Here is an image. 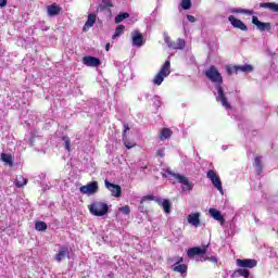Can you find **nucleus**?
Instances as JSON below:
<instances>
[{"mask_svg":"<svg viewBox=\"0 0 278 278\" xmlns=\"http://www.w3.org/2000/svg\"><path fill=\"white\" fill-rule=\"evenodd\" d=\"M205 77L212 81V84H216V90L218 97L217 101H220L222 105L226 108V110H231V104L227 101V96L225 94V89L223 88V75L218 73L216 66L212 65L208 70L204 72Z\"/></svg>","mask_w":278,"mask_h":278,"instance_id":"f257e3e1","label":"nucleus"},{"mask_svg":"<svg viewBox=\"0 0 278 278\" xmlns=\"http://www.w3.org/2000/svg\"><path fill=\"white\" fill-rule=\"evenodd\" d=\"M88 210L92 216H105L110 212V206L103 201H93L88 205Z\"/></svg>","mask_w":278,"mask_h":278,"instance_id":"f03ea898","label":"nucleus"},{"mask_svg":"<svg viewBox=\"0 0 278 278\" xmlns=\"http://www.w3.org/2000/svg\"><path fill=\"white\" fill-rule=\"evenodd\" d=\"M146 201H154L157 203V205H162L165 214H170V201L169 200H163L162 198H157L153 194H148L141 198L140 205H144Z\"/></svg>","mask_w":278,"mask_h":278,"instance_id":"7ed1b4c3","label":"nucleus"},{"mask_svg":"<svg viewBox=\"0 0 278 278\" xmlns=\"http://www.w3.org/2000/svg\"><path fill=\"white\" fill-rule=\"evenodd\" d=\"M168 75H170V61H165L160 72L155 75L153 84L155 86H162V81H164V78L168 77Z\"/></svg>","mask_w":278,"mask_h":278,"instance_id":"20e7f679","label":"nucleus"},{"mask_svg":"<svg viewBox=\"0 0 278 278\" xmlns=\"http://www.w3.org/2000/svg\"><path fill=\"white\" fill-rule=\"evenodd\" d=\"M168 175H170V177H174V179H177L178 184L182 185V192H190V190L194 188V185L190 182L188 177L177 174L175 172H169Z\"/></svg>","mask_w":278,"mask_h":278,"instance_id":"39448f33","label":"nucleus"},{"mask_svg":"<svg viewBox=\"0 0 278 278\" xmlns=\"http://www.w3.org/2000/svg\"><path fill=\"white\" fill-rule=\"evenodd\" d=\"M80 194H87L88 197L97 194L99 192V181L93 180L85 186L79 188Z\"/></svg>","mask_w":278,"mask_h":278,"instance_id":"423d86ee","label":"nucleus"},{"mask_svg":"<svg viewBox=\"0 0 278 278\" xmlns=\"http://www.w3.org/2000/svg\"><path fill=\"white\" fill-rule=\"evenodd\" d=\"M206 177L210 179V181L215 186V188L218 190V192H223V181L220 180V177L216 175V172L213 169H210L206 173Z\"/></svg>","mask_w":278,"mask_h":278,"instance_id":"0eeeda50","label":"nucleus"},{"mask_svg":"<svg viewBox=\"0 0 278 278\" xmlns=\"http://www.w3.org/2000/svg\"><path fill=\"white\" fill-rule=\"evenodd\" d=\"M104 186L106 190L111 191V194L115 197L116 199L121 198L123 194V189L121 188V185H115L110 182V180H104Z\"/></svg>","mask_w":278,"mask_h":278,"instance_id":"6e6552de","label":"nucleus"},{"mask_svg":"<svg viewBox=\"0 0 278 278\" xmlns=\"http://www.w3.org/2000/svg\"><path fill=\"white\" fill-rule=\"evenodd\" d=\"M229 23L235 27V29H241V31H249V27L244 25V22L242 20H238L236 16L230 15L228 17Z\"/></svg>","mask_w":278,"mask_h":278,"instance_id":"1a4fd4ad","label":"nucleus"},{"mask_svg":"<svg viewBox=\"0 0 278 278\" xmlns=\"http://www.w3.org/2000/svg\"><path fill=\"white\" fill-rule=\"evenodd\" d=\"M252 23L256 26L258 31H270V29H273L270 23L260 22V18H257V16L252 17Z\"/></svg>","mask_w":278,"mask_h":278,"instance_id":"9d476101","label":"nucleus"},{"mask_svg":"<svg viewBox=\"0 0 278 278\" xmlns=\"http://www.w3.org/2000/svg\"><path fill=\"white\" fill-rule=\"evenodd\" d=\"M65 257H67V260H71V252L68 251V247L66 245H62L59 250V252L54 255V260L55 262H62V260H65Z\"/></svg>","mask_w":278,"mask_h":278,"instance_id":"9b49d317","label":"nucleus"},{"mask_svg":"<svg viewBox=\"0 0 278 278\" xmlns=\"http://www.w3.org/2000/svg\"><path fill=\"white\" fill-rule=\"evenodd\" d=\"M237 266L240 268H255L257 266V261L253 258H245V260H237Z\"/></svg>","mask_w":278,"mask_h":278,"instance_id":"f8f14e48","label":"nucleus"},{"mask_svg":"<svg viewBox=\"0 0 278 278\" xmlns=\"http://www.w3.org/2000/svg\"><path fill=\"white\" fill-rule=\"evenodd\" d=\"M83 64H85V66L91 67L101 66V59L87 55L83 58Z\"/></svg>","mask_w":278,"mask_h":278,"instance_id":"ddd939ff","label":"nucleus"},{"mask_svg":"<svg viewBox=\"0 0 278 278\" xmlns=\"http://www.w3.org/2000/svg\"><path fill=\"white\" fill-rule=\"evenodd\" d=\"M131 40L132 47H142V42H144V37L138 31V29H135L131 31Z\"/></svg>","mask_w":278,"mask_h":278,"instance_id":"4468645a","label":"nucleus"},{"mask_svg":"<svg viewBox=\"0 0 278 278\" xmlns=\"http://www.w3.org/2000/svg\"><path fill=\"white\" fill-rule=\"evenodd\" d=\"M205 253H207L206 247H203V248L194 247V248H190L187 251V254L189 257H194V255H205Z\"/></svg>","mask_w":278,"mask_h":278,"instance_id":"2eb2a0df","label":"nucleus"},{"mask_svg":"<svg viewBox=\"0 0 278 278\" xmlns=\"http://www.w3.org/2000/svg\"><path fill=\"white\" fill-rule=\"evenodd\" d=\"M205 253H207L206 247H203V248L194 247V248H190L187 251V254L189 257H194V255H205Z\"/></svg>","mask_w":278,"mask_h":278,"instance_id":"dca6fc26","label":"nucleus"},{"mask_svg":"<svg viewBox=\"0 0 278 278\" xmlns=\"http://www.w3.org/2000/svg\"><path fill=\"white\" fill-rule=\"evenodd\" d=\"M97 23V14L90 13L87 17V22L85 23L83 27V31H88L90 27H94V24Z\"/></svg>","mask_w":278,"mask_h":278,"instance_id":"f3484780","label":"nucleus"},{"mask_svg":"<svg viewBox=\"0 0 278 278\" xmlns=\"http://www.w3.org/2000/svg\"><path fill=\"white\" fill-rule=\"evenodd\" d=\"M201 214L200 213H192L189 214L187 217V220L189 223V225H192L193 227H198L199 225H201Z\"/></svg>","mask_w":278,"mask_h":278,"instance_id":"a211bd4d","label":"nucleus"},{"mask_svg":"<svg viewBox=\"0 0 278 278\" xmlns=\"http://www.w3.org/2000/svg\"><path fill=\"white\" fill-rule=\"evenodd\" d=\"M208 214L212 216V218H214V220H218L220 225H225V217L223 216L220 211L216 208H210Z\"/></svg>","mask_w":278,"mask_h":278,"instance_id":"6ab92c4d","label":"nucleus"},{"mask_svg":"<svg viewBox=\"0 0 278 278\" xmlns=\"http://www.w3.org/2000/svg\"><path fill=\"white\" fill-rule=\"evenodd\" d=\"M48 16H58L62 12V9L56 3L47 7Z\"/></svg>","mask_w":278,"mask_h":278,"instance_id":"aec40b11","label":"nucleus"},{"mask_svg":"<svg viewBox=\"0 0 278 278\" xmlns=\"http://www.w3.org/2000/svg\"><path fill=\"white\" fill-rule=\"evenodd\" d=\"M235 73H253L252 65H235L233 68Z\"/></svg>","mask_w":278,"mask_h":278,"instance_id":"412c9836","label":"nucleus"},{"mask_svg":"<svg viewBox=\"0 0 278 278\" xmlns=\"http://www.w3.org/2000/svg\"><path fill=\"white\" fill-rule=\"evenodd\" d=\"M169 49H174V50L186 49V40L179 38L176 41H172V43L169 45Z\"/></svg>","mask_w":278,"mask_h":278,"instance_id":"4be33fe9","label":"nucleus"},{"mask_svg":"<svg viewBox=\"0 0 278 278\" xmlns=\"http://www.w3.org/2000/svg\"><path fill=\"white\" fill-rule=\"evenodd\" d=\"M173 136V130L170 128H162L159 138L162 142L168 140Z\"/></svg>","mask_w":278,"mask_h":278,"instance_id":"5701e85b","label":"nucleus"},{"mask_svg":"<svg viewBox=\"0 0 278 278\" xmlns=\"http://www.w3.org/2000/svg\"><path fill=\"white\" fill-rule=\"evenodd\" d=\"M253 166L256 170V175H262V173L264 170V166L262 165V157L261 156H255L254 157Z\"/></svg>","mask_w":278,"mask_h":278,"instance_id":"b1692460","label":"nucleus"},{"mask_svg":"<svg viewBox=\"0 0 278 278\" xmlns=\"http://www.w3.org/2000/svg\"><path fill=\"white\" fill-rule=\"evenodd\" d=\"M29 180H27V178L23 177V175H17L15 177V188H23L24 186H27Z\"/></svg>","mask_w":278,"mask_h":278,"instance_id":"393cba45","label":"nucleus"},{"mask_svg":"<svg viewBox=\"0 0 278 278\" xmlns=\"http://www.w3.org/2000/svg\"><path fill=\"white\" fill-rule=\"evenodd\" d=\"M232 276L249 278V277H251V271L247 268H239L233 271Z\"/></svg>","mask_w":278,"mask_h":278,"instance_id":"a878e982","label":"nucleus"},{"mask_svg":"<svg viewBox=\"0 0 278 278\" xmlns=\"http://www.w3.org/2000/svg\"><path fill=\"white\" fill-rule=\"evenodd\" d=\"M260 8H265L271 12H278V3L275 2H262L260 3Z\"/></svg>","mask_w":278,"mask_h":278,"instance_id":"bb28decb","label":"nucleus"},{"mask_svg":"<svg viewBox=\"0 0 278 278\" xmlns=\"http://www.w3.org/2000/svg\"><path fill=\"white\" fill-rule=\"evenodd\" d=\"M173 270L174 273H180V275H184L188 273V265L186 264L174 265Z\"/></svg>","mask_w":278,"mask_h":278,"instance_id":"cd10ccee","label":"nucleus"},{"mask_svg":"<svg viewBox=\"0 0 278 278\" xmlns=\"http://www.w3.org/2000/svg\"><path fill=\"white\" fill-rule=\"evenodd\" d=\"M1 161L5 164H9V166H14V162L12 161V154L2 153Z\"/></svg>","mask_w":278,"mask_h":278,"instance_id":"c85d7f7f","label":"nucleus"},{"mask_svg":"<svg viewBox=\"0 0 278 278\" xmlns=\"http://www.w3.org/2000/svg\"><path fill=\"white\" fill-rule=\"evenodd\" d=\"M124 33H125V25H118L115 28V33L113 34L112 39L116 40V38H118Z\"/></svg>","mask_w":278,"mask_h":278,"instance_id":"c756f323","label":"nucleus"},{"mask_svg":"<svg viewBox=\"0 0 278 278\" xmlns=\"http://www.w3.org/2000/svg\"><path fill=\"white\" fill-rule=\"evenodd\" d=\"M125 18H129L128 12L117 14L115 16V24L118 25L119 23H123V21H125Z\"/></svg>","mask_w":278,"mask_h":278,"instance_id":"7c9ffc66","label":"nucleus"},{"mask_svg":"<svg viewBox=\"0 0 278 278\" xmlns=\"http://www.w3.org/2000/svg\"><path fill=\"white\" fill-rule=\"evenodd\" d=\"M123 142H124V146L126 147V149H128V150L134 149V147H136V142L129 140L128 137H123Z\"/></svg>","mask_w":278,"mask_h":278,"instance_id":"2f4dec72","label":"nucleus"},{"mask_svg":"<svg viewBox=\"0 0 278 278\" xmlns=\"http://www.w3.org/2000/svg\"><path fill=\"white\" fill-rule=\"evenodd\" d=\"M35 229L37 231H47V223H45V222H37L35 224Z\"/></svg>","mask_w":278,"mask_h":278,"instance_id":"473e14b6","label":"nucleus"},{"mask_svg":"<svg viewBox=\"0 0 278 278\" xmlns=\"http://www.w3.org/2000/svg\"><path fill=\"white\" fill-rule=\"evenodd\" d=\"M66 151H71V138L67 136L62 137Z\"/></svg>","mask_w":278,"mask_h":278,"instance_id":"72a5a7b5","label":"nucleus"},{"mask_svg":"<svg viewBox=\"0 0 278 278\" xmlns=\"http://www.w3.org/2000/svg\"><path fill=\"white\" fill-rule=\"evenodd\" d=\"M181 8L182 10H190V8H192V2L190 0H182Z\"/></svg>","mask_w":278,"mask_h":278,"instance_id":"f704fd0d","label":"nucleus"},{"mask_svg":"<svg viewBox=\"0 0 278 278\" xmlns=\"http://www.w3.org/2000/svg\"><path fill=\"white\" fill-rule=\"evenodd\" d=\"M119 212H122V214L129 215V214H131V208L129 207V205H125V206L119 207Z\"/></svg>","mask_w":278,"mask_h":278,"instance_id":"c9c22d12","label":"nucleus"},{"mask_svg":"<svg viewBox=\"0 0 278 278\" xmlns=\"http://www.w3.org/2000/svg\"><path fill=\"white\" fill-rule=\"evenodd\" d=\"M102 3L104 5V9L114 8V3H112V0H102Z\"/></svg>","mask_w":278,"mask_h":278,"instance_id":"e433bc0d","label":"nucleus"},{"mask_svg":"<svg viewBox=\"0 0 278 278\" xmlns=\"http://www.w3.org/2000/svg\"><path fill=\"white\" fill-rule=\"evenodd\" d=\"M164 42H166V43H167V47L170 48V45H173V39L170 38V36L165 35V37H164Z\"/></svg>","mask_w":278,"mask_h":278,"instance_id":"4c0bfd02","label":"nucleus"},{"mask_svg":"<svg viewBox=\"0 0 278 278\" xmlns=\"http://www.w3.org/2000/svg\"><path fill=\"white\" fill-rule=\"evenodd\" d=\"M129 124H124L123 138H127V131H129Z\"/></svg>","mask_w":278,"mask_h":278,"instance_id":"58836bf2","label":"nucleus"},{"mask_svg":"<svg viewBox=\"0 0 278 278\" xmlns=\"http://www.w3.org/2000/svg\"><path fill=\"white\" fill-rule=\"evenodd\" d=\"M164 151H166V149L162 148V149H159L156 151V155L157 157H164L166 154L164 153Z\"/></svg>","mask_w":278,"mask_h":278,"instance_id":"ea45409f","label":"nucleus"},{"mask_svg":"<svg viewBox=\"0 0 278 278\" xmlns=\"http://www.w3.org/2000/svg\"><path fill=\"white\" fill-rule=\"evenodd\" d=\"M231 12L232 14H243L244 9H232Z\"/></svg>","mask_w":278,"mask_h":278,"instance_id":"a19ab883","label":"nucleus"},{"mask_svg":"<svg viewBox=\"0 0 278 278\" xmlns=\"http://www.w3.org/2000/svg\"><path fill=\"white\" fill-rule=\"evenodd\" d=\"M187 21H189V23H197V17H194V15H187Z\"/></svg>","mask_w":278,"mask_h":278,"instance_id":"79ce46f5","label":"nucleus"},{"mask_svg":"<svg viewBox=\"0 0 278 278\" xmlns=\"http://www.w3.org/2000/svg\"><path fill=\"white\" fill-rule=\"evenodd\" d=\"M243 14H247L248 16H253L254 12L253 10L243 9Z\"/></svg>","mask_w":278,"mask_h":278,"instance_id":"37998d69","label":"nucleus"},{"mask_svg":"<svg viewBox=\"0 0 278 278\" xmlns=\"http://www.w3.org/2000/svg\"><path fill=\"white\" fill-rule=\"evenodd\" d=\"M153 101H154V103H155L156 108H160V105H161L160 97L154 96V97H153Z\"/></svg>","mask_w":278,"mask_h":278,"instance_id":"c03bdc74","label":"nucleus"},{"mask_svg":"<svg viewBox=\"0 0 278 278\" xmlns=\"http://www.w3.org/2000/svg\"><path fill=\"white\" fill-rule=\"evenodd\" d=\"M8 5V0H0V8H5Z\"/></svg>","mask_w":278,"mask_h":278,"instance_id":"a18cd8bd","label":"nucleus"},{"mask_svg":"<svg viewBox=\"0 0 278 278\" xmlns=\"http://www.w3.org/2000/svg\"><path fill=\"white\" fill-rule=\"evenodd\" d=\"M227 73H228V75H231L232 73H236V71H233V66L232 67H227Z\"/></svg>","mask_w":278,"mask_h":278,"instance_id":"49530a36","label":"nucleus"},{"mask_svg":"<svg viewBox=\"0 0 278 278\" xmlns=\"http://www.w3.org/2000/svg\"><path fill=\"white\" fill-rule=\"evenodd\" d=\"M184 262V257H178L177 262H176V265H179Z\"/></svg>","mask_w":278,"mask_h":278,"instance_id":"de8ad7c7","label":"nucleus"},{"mask_svg":"<svg viewBox=\"0 0 278 278\" xmlns=\"http://www.w3.org/2000/svg\"><path fill=\"white\" fill-rule=\"evenodd\" d=\"M105 51H110V43L105 45Z\"/></svg>","mask_w":278,"mask_h":278,"instance_id":"09e8293b","label":"nucleus"}]
</instances>
